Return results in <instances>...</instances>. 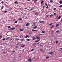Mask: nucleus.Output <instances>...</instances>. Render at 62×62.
I'll return each mask as SVG.
<instances>
[{
	"label": "nucleus",
	"mask_w": 62,
	"mask_h": 62,
	"mask_svg": "<svg viewBox=\"0 0 62 62\" xmlns=\"http://www.w3.org/2000/svg\"><path fill=\"white\" fill-rule=\"evenodd\" d=\"M56 14V13H54V15H55Z\"/></svg>",
	"instance_id": "43"
},
{
	"label": "nucleus",
	"mask_w": 62,
	"mask_h": 62,
	"mask_svg": "<svg viewBox=\"0 0 62 62\" xmlns=\"http://www.w3.org/2000/svg\"><path fill=\"white\" fill-rule=\"evenodd\" d=\"M59 26V24H57L56 26V27H57V26Z\"/></svg>",
	"instance_id": "32"
},
{
	"label": "nucleus",
	"mask_w": 62,
	"mask_h": 62,
	"mask_svg": "<svg viewBox=\"0 0 62 62\" xmlns=\"http://www.w3.org/2000/svg\"><path fill=\"white\" fill-rule=\"evenodd\" d=\"M16 40H19V39L17 38V39H16Z\"/></svg>",
	"instance_id": "53"
},
{
	"label": "nucleus",
	"mask_w": 62,
	"mask_h": 62,
	"mask_svg": "<svg viewBox=\"0 0 62 62\" xmlns=\"http://www.w3.org/2000/svg\"><path fill=\"white\" fill-rule=\"evenodd\" d=\"M31 34H32V32H30L29 33V35H31Z\"/></svg>",
	"instance_id": "25"
},
{
	"label": "nucleus",
	"mask_w": 62,
	"mask_h": 62,
	"mask_svg": "<svg viewBox=\"0 0 62 62\" xmlns=\"http://www.w3.org/2000/svg\"><path fill=\"white\" fill-rule=\"evenodd\" d=\"M25 46V45H23L21 46V47H24Z\"/></svg>",
	"instance_id": "9"
},
{
	"label": "nucleus",
	"mask_w": 62,
	"mask_h": 62,
	"mask_svg": "<svg viewBox=\"0 0 62 62\" xmlns=\"http://www.w3.org/2000/svg\"><path fill=\"white\" fill-rule=\"evenodd\" d=\"M54 31H52V32H51V34H54Z\"/></svg>",
	"instance_id": "31"
},
{
	"label": "nucleus",
	"mask_w": 62,
	"mask_h": 62,
	"mask_svg": "<svg viewBox=\"0 0 62 62\" xmlns=\"http://www.w3.org/2000/svg\"><path fill=\"white\" fill-rule=\"evenodd\" d=\"M32 39H33V40H35V39H36V37H33L32 38Z\"/></svg>",
	"instance_id": "8"
},
{
	"label": "nucleus",
	"mask_w": 62,
	"mask_h": 62,
	"mask_svg": "<svg viewBox=\"0 0 62 62\" xmlns=\"http://www.w3.org/2000/svg\"><path fill=\"white\" fill-rule=\"evenodd\" d=\"M33 25H35L36 24V23H33Z\"/></svg>",
	"instance_id": "47"
},
{
	"label": "nucleus",
	"mask_w": 62,
	"mask_h": 62,
	"mask_svg": "<svg viewBox=\"0 0 62 62\" xmlns=\"http://www.w3.org/2000/svg\"><path fill=\"white\" fill-rule=\"evenodd\" d=\"M15 29V28H12L10 29V30H14Z\"/></svg>",
	"instance_id": "6"
},
{
	"label": "nucleus",
	"mask_w": 62,
	"mask_h": 62,
	"mask_svg": "<svg viewBox=\"0 0 62 62\" xmlns=\"http://www.w3.org/2000/svg\"><path fill=\"white\" fill-rule=\"evenodd\" d=\"M39 35H40L41 36H42V34H39Z\"/></svg>",
	"instance_id": "60"
},
{
	"label": "nucleus",
	"mask_w": 62,
	"mask_h": 62,
	"mask_svg": "<svg viewBox=\"0 0 62 62\" xmlns=\"http://www.w3.org/2000/svg\"><path fill=\"white\" fill-rule=\"evenodd\" d=\"M29 25V23H28L26 25V26H28V25Z\"/></svg>",
	"instance_id": "4"
},
{
	"label": "nucleus",
	"mask_w": 62,
	"mask_h": 62,
	"mask_svg": "<svg viewBox=\"0 0 62 62\" xmlns=\"http://www.w3.org/2000/svg\"><path fill=\"white\" fill-rule=\"evenodd\" d=\"M4 8V6H2L1 7V9Z\"/></svg>",
	"instance_id": "26"
},
{
	"label": "nucleus",
	"mask_w": 62,
	"mask_h": 62,
	"mask_svg": "<svg viewBox=\"0 0 62 62\" xmlns=\"http://www.w3.org/2000/svg\"><path fill=\"white\" fill-rule=\"evenodd\" d=\"M32 31L33 32H35V31H37V30H32Z\"/></svg>",
	"instance_id": "14"
},
{
	"label": "nucleus",
	"mask_w": 62,
	"mask_h": 62,
	"mask_svg": "<svg viewBox=\"0 0 62 62\" xmlns=\"http://www.w3.org/2000/svg\"><path fill=\"white\" fill-rule=\"evenodd\" d=\"M20 31H23V30H24V29H20Z\"/></svg>",
	"instance_id": "10"
},
{
	"label": "nucleus",
	"mask_w": 62,
	"mask_h": 62,
	"mask_svg": "<svg viewBox=\"0 0 62 62\" xmlns=\"http://www.w3.org/2000/svg\"><path fill=\"white\" fill-rule=\"evenodd\" d=\"M15 4H19V2L17 1H15L14 3Z\"/></svg>",
	"instance_id": "2"
},
{
	"label": "nucleus",
	"mask_w": 62,
	"mask_h": 62,
	"mask_svg": "<svg viewBox=\"0 0 62 62\" xmlns=\"http://www.w3.org/2000/svg\"><path fill=\"white\" fill-rule=\"evenodd\" d=\"M35 2H37V0H35Z\"/></svg>",
	"instance_id": "54"
},
{
	"label": "nucleus",
	"mask_w": 62,
	"mask_h": 62,
	"mask_svg": "<svg viewBox=\"0 0 62 62\" xmlns=\"http://www.w3.org/2000/svg\"><path fill=\"white\" fill-rule=\"evenodd\" d=\"M11 28V27H10V26H8V29H9V28Z\"/></svg>",
	"instance_id": "27"
},
{
	"label": "nucleus",
	"mask_w": 62,
	"mask_h": 62,
	"mask_svg": "<svg viewBox=\"0 0 62 62\" xmlns=\"http://www.w3.org/2000/svg\"><path fill=\"white\" fill-rule=\"evenodd\" d=\"M49 16V15H46V18H47V17H48Z\"/></svg>",
	"instance_id": "35"
},
{
	"label": "nucleus",
	"mask_w": 62,
	"mask_h": 62,
	"mask_svg": "<svg viewBox=\"0 0 62 62\" xmlns=\"http://www.w3.org/2000/svg\"><path fill=\"white\" fill-rule=\"evenodd\" d=\"M53 16V14H51L50 15V17H52Z\"/></svg>",
	"instance_id": "20"
},
{
	"label": "nucleus",
	"mask_w": 62,
	"mask_h": 62,
	"mask_svg": "<svg viewBox=\"0 0 62 62\" xmlns=\"http://www.w3.org/2000/svg\"><path fill=\"white\" fill-rule=\"evenodd\" d=\"M52 24H53V23H50L49 25H52Z\"/></svg>",
	"instance_id": "18"
},
{
	"label": "nucleus",
	"mask_w": 62,
	"mask_h": 62,
	"mask_svg": "<svg viewBox=\"0 0 62 62\" xmlns=\"http://www.w3.org/2000/svg\"><path fill=\"white\" fill-rule=\"evenodd\" d=\"M49 58V57H46V58L47 59L48 58Z\"/></svg>",
	"instance_id": "51"
},
{
	"label": "nucleus",
	"mask_w": 62,
	"mask_h": 62,
	"mask_svg": "<svg viewBox=\"0 0 62 62\" xmlns=\"http://www.w3.org/2000/svg\"><path fill=\"white\" fill-rule=\"evenodd\" d=\"M18 20H22V18H19L18 19Z\"/></svg>",
	"instance_id": "33"
},
{
	"label": "nucleus",
	"mask_w": 62,
	"mask_h": 62,
	"mask_svg": "<svg viewBox=\"0 0 62 62\" xmlns=\"http://www.w3.org/2000/svg\"><path fill=\"white\" fill-rule=\"evenodd\" d=\"M39 14V13L38 12H37L35 13V15H38Z\"/></svg>",
	"instance_id": "5"
},
{
	"label": "nucleus",
	"mask_w": 62,
	"mask_h": 62,
	"mask_svg": "<svg viewBox=\"0 0 62 62\" xmlns=\"http://www.w3.org/2000/svg\"><path fill=\"white\" fill-rule=\"evenodd\" d=\"M2 36L1 35H0V38H2Z\"/></svg>",
	"instance_id": "40"
},
{
	"label": "nucleus",
	"mask_w": 62,
	"mask_h": 62,
	"mask_svg": "<svg viewBox=\"0 0 62 62\" xmlns=\"http://www.w3.org/2000/svg\"><path fill=\"white\" fill-rule=\"evenodd\" d=\"M29 37V36L28 35H26L25 38H27V37Z\"/></svg>",
	"instance_id": "17"
},
{
	"label": "nucleus",
	"mask_w": 62,
	"mask_h": 62,
	"mask_svg": "<svg viewBox=\"0 0 62 62\" xmlns=\"http://www.w3.org/2000/svg\"><path fill=\"white\" fill-rule=\"evenodd\" d=\"M5 39H6L4 38L2 39V40L4 41V40H5Z\"/></svg>",
	"instance_id": "29"
},
{
	"label": "nucleus",
	"mask_w": 62,
	"mask_h": 62,
	"mask_svg": "<svg viewBox=\"0 0 62 62\" xmlns=\"http://www.w3.org/2000/svg\"><path fill=\"white\" fill-rule=\"evenodd\" d=\"M61 18V16H60L58 18V19H59Z\"/></svg>",
	"instance_id": "23"
},
{
	"label": "nucleus",
	"mask_w": 62,
	"mask_h": 62,
	"mask_svg": "<svg viewBox=\"0 0 62 62\" xmlns=\"http://www.w3.org/2000/svg\"><path fill=\"white\" fill-rule=\"evenodd\" d=\"M33 9H34V8H31V10H33Z\"/></svg>",
	"instance_id": "44"
},
{
	"label": "nucleus",
	"mask_w": 62,
	"mask_h": 62,
	"mask_svg": "<svg viewBox=\"0 0 62 62\" xmlns=\"http://www.w3.org/2000/svg\"><path fill=\"white\" fill-rule=\"evenodd\" d=\"M60 49L61 50H62V47L60 48Z\"/></svg>",
	"instance_id": "61"
},
{
	"label": "nucleus",
	"mask_w": 62,
	"mask_h": 62,
	"mask_svg": "<svg viewBox=\"0 0 62 62\" xmlns=\"http://www.w3.org/2000/svg\"><path fill=\"white\" fill-rule=\"evenodd\" d=\"M45 5L46 6H47L48 4L46 3H45Z\"/></svg>",
	"instance_id": "38"
},
{
	"label": "nucleus",
	"mask_w": 62,
	"mask_h": 62,
	"mask_svg": "<svg viewBox=\"0 0 62 62\" xmlns=\"http://www.w3.org/2000/svg\"><path fill=\"white\" fill-rule=\"evenodd\" d=\"M18 23V21H15V22H14V23Z\"/></svg>",
	"instance_id": "46"
},
{
	"label": "nucleus",
	"mask_w": 62,
	"mask_h": 62,
	"mask_svg": "<svg viewBox=\"0 0 62 62\" xmlns=\"http://www.w3.org/2000/svg\"><path fill=\"white\" fill-rule=\"evenodd\" d=\"M25 9H27V8H25Z\"/></svg>",
	"instance_id": "64"
},
{
	"label": "nucleus",
	"mask_w": 62,
	"mask_h": 62,
	"mask_svg": "<svg viewBox=\"0 0 62 62\" xmlns=\"http://www.w3.org/2000/svg\"><path fill=\"white\" fill-rule=\"evenodd\" d=\"M19 48V46H16L15 47V48Z\"/></svg>",
	"instance_id": "13"
},
{
	"label": "nucleus",
	"mask_w": 62,
	"mask_h": 62,
	"mask_svg": "<svg viewBox=\"0 0 62 62\" xmlns=\"http://www.w3.org/2000/svg\"><path fill=\"white\" fill-rule=\"evenodd\" d=\"M20 37H23V36L21 35L20 36Z\"/></svg>",
	"instance_id": "59"
},
{
	"label": "nucleus",
	"mask_w": 62,
	"mask_h": 62,
	"mask_svg": "<svg viewBox=\"0 0 62 62\" xmlns=\"http://www.w3.org/2000/svg\"><path fill=\"white\" fill-rule=\"evenodd\" d=\"M59 32V31H58V30L57 31H56V33H58V32Z\"/></svg>",
	"instance_id": "36"
},
{
	"label": "nucleus",
	"mask_w": 62,
	"mask_h": 62,
	"mask_svg": "<svg viewBox=\"0 0 62 62\" xmlns=\"http://www.w3.org/2000/svg\"><path fill=\"white\" fill-rule=\"evenodd\" d=\"M44 52H45V51H42V52L43 53H44Z\"/></svg>",
	"instance_id": "56"
},
{
	"label": "nucleus",
	"mask_w": 62,
	"mask_h": 62,
	"mask_svg": "<svg viewBox=\"0 0 62 62\" xmlns=\"http://www.w3.org/2000/svg\"><path fill=\"white\" fill-rule=\"evenodd\" d=\"M58 43V41H56V44H57V43Z\"/></svg>",
	"instance_id": "21"
},
{
	"label": "nucleus",
	"mask_w": 62,
	"mask_h": 62,
	"mask_svg": "<svg viewBox=\"0 0 62 62\" xmlns=\"http://www.w3.org/2000/svg\"><path fill=\"white\" fill-rule=\"evenodd\" d=\"M1 3H4V1H3L1 2Z\"/></svg>",
	"instance_id": "55"
},
{
	"label": "nucleus",
	"mask_w": 62,
	"mask_h": 62,
	"mask_svg": "<svg viewBox=\"0 0 62 62\" xmlns=\"http://www.w3.org/2000/svg\"><path fill=\"white\" fill-rule=\"evenodd\" d=\"M36 38L37 39H40V37L39 36H36Z\"/></svg>",
	"instance_id": "1"
},
{
	"label": "nucleus",
	"mask_w": 62,
	"mask_h": 62,
	"mask_svg": "<svg viewBox=\"0 0 62 62\" xmlns=\"http://www.w3.org/2000/svg\"><path fill=\"white\" fill-rule=\"evenodd\" d=\"M34 50H35V49H32L31 50V51L32 52V51H34Z\"/></svg>",
	"instance_id": "45"
},
{
	"label": "nucleus",
	"mask_w": 62,
	"mask_h": 62,
	"mask_svg": "<svg viewBox=\"0 0 62 62\" xmlns=\"http://www.w3.org/2000/svg\"><path fill=\"white\" fill-rule=\"evenodd\" d=\"M43 3V1H42V2H41V4H42Z\"/></svg>",
	"instance_id": "50"
},
{
	"label": "nucleus",
	"mask_w": 62,
	"mask_h": 62,
	"mask_svg": "<svg viewBox=\"0 0 62 62\" xmlns=\"http://www.w3.org/2000/svg\"><path fill=\"white\" fill-rule=\"evenodd\" d=\"M33 29H36V28H37V26H36L34 27L33 28Z\"/></svg>",
	"instance_id": "11"
},
{
	"label": "nucleus",
	"mask_w": 62,
	"mask_h": 62,
	"mask_svg": "<svg viewBox=\"0 0 62 62\" xmlns=\"http://www.w3.org/2000/svg\"><path fill=\"white\" fill-rule=\"evenodd\" d=\"M8 38H6V40H8Z\"/></svg>",
	"instance_id": "41"
},
{
	"label": "nucleus",
	"mask_w": 62,
	"mask_h": 62,
	"mask_svg": "<svg viewBox=\"0 0 62 62\" xmlns=\"http://www.w3.org/2000/svg\"><path fill=\"white\" fill-rule=\"evenodd\" d=\"M39 40H40V39L37 40V41H35V42H39Z\"/></svg>",
	"instance_id": "7"
},
{
	"label": "nucleus",
	"mask_w": 62,
	"mask_h": 62,
	"mask_svg": "<svg viewBox=\"0 0 62 62\" xmlns=\"http://www.w3.org/2000/svg\"><path fill=\"white\" fill-rule=\"evenodd\" d=\"M44 7H45V6H44L43 7V8H44Z\"/></svg>",
	"instance_id": "63"
},
{
	"label": "nucleus",
	"mask_w": 62,
	"mask_h": 62,
	"mask_svg": "<svg viewBox=\"0 0 62 62\" xmlns=\"http://www.w3.org/2000/svg\"><path fill=\"white\" fill-rule=\"evenodd\" d=\"M4 52L3 53V54H5V52Z\"/></svg>",
	"instance_id": "58"
},
{
	"label": "nucleus",
	"mask_w": 62,
	"mask_h": 62,
	"mask_svg": "<svg viewBox=\"0 0 62 62\" xmlns=\"http://www.w3.org/2000/svg\"><path fill=\"white\" fill-rule=\"evenodd\" d=\"M27 41H30V39H26Z\"/></svg>",
	"instance_id": "24"
},
{
	"label": "nucleus",
	"mask_w": 62,
	"mask_h": 62,
	"mask_svg": "<svg viewBox=\"0 0 62 62\" xmlns=\"http://www.w3.org/2000/svg\"><path fill=\"white\" fill-rule=\"evenodd\" d=\"M21 41H24V39H21Z\"/></svg>",
	"instance_id": "28"
},
{
	"label": "nucleus",
	"mask_w": 62,
	"mask_h": 62,
	"mask_svg": "<svg viewBox=\"0 0 62 62\" xmlns=\"http://www.w3.org/2000/svg\"><path fill=\"white\" fill-rule=\"evenodd\" d=\"M44 22L43 21H39V23H44Z\"/></svg>",
	"instance_id": "15"
},
{
	"label": "nucleus",
	"mask_w": 62,
	"mask_h": 62,
	"mask_svg": "<svg viewBox=\"0 0 62 62\" xmlns=\"http://www.w3.org/2000/svg\"><path fill=\"white\" fill-rule=\"evenodd\" d=\"M16 45H20V43H17L16 44Z\"/></svg>",
	"instance_id": "39"
},
{
	"label": "nucleus",
	"mask_w": 62,
	"mask_h": 62,
	"mask_svg": "<svg viewBox=\"0 0 62 62\" xmlns=\"http://www.w3.org/2000/svg\"><path fill=\"white\" fill-rule=\"evenodd\" d=\"M53 53H53V52H51L49 54H51V55H52V54H53Z\"/></svg>",
	"instance_id": "12"
},
{
	"label": "nucleus",
	"mask_w": 62,
	"mask_h": 62,
	"mask_svg": "<svg viewBox=\"0 0 62 62\" xmlns=\"http://www.w3.org/2000/svg\"><path fill=\"white\" fill-rule=\"evenodd\" d=\"M38 44V43H33V45H36V44Z\"/></svg>",
	"instance_id": "37"
},
{
	"label": "nucleus",
	"mask_w": 62,
	"mask_h": 62,
	"mask_svg": "<svg viewBox=\"0 0 62 62\" xmlns=\"http://www.w3.org/2000/svg\"><path fill=\"white\" fill-rule=\"evenodd\" d=\"M53 10H54V11H55V10H56V8H54V9H53Z\"/></svg>",
	"instance_id": "22"
},
{
	"label": "nucleus",
	"mask_w": 62,
	"mask_h": 62,
	"mask_svg": "<svg viewBox=\"0 0 62 62\" xmlns=\"http://www.w3.org/2000/svg\"><path fill=\"white\" fill-rule=\"evenodd\" d=\"M13 40V38L10 40V41H11V40Z\"/></svg>",
	"instance_id": "49"
},
{
	"label": "nucleus",
	"mask_w": 62,
	"mask_h": 62,
	"mask_svg": "<svg viewBox=\"0 0 62 62\" xmlns=\"http://www.w3.org/2000/svg\"><path fill=\"white\" fill-rule=\"evenodd\" d=\"M15 51H13V52H14V53H15Z\"/></svg>",
	"instance_id": "57"
},
{
	"label": "nucleus",
	"mask_w": 62,
	"mask_h": 62,
	"mask_svg": "<svg viewBox=\"0 0 62 62\" xmlns=\"http://www.w3.org/2000/svg\"><path fill=\"white\" fill-rule=\"evenodd\" d=\"M58 7H59V8H62V5H61L60 6H59Z\"/></svg>",
	"instance_id": "16"
},
{
	"label": "nucleus",
	"mask_w": 62,
	"mask_h": 62,
	"mask_svg": "<svg viewBox=\"0 0 62 62\" xmlns=\"http://www.w3.org/2000/svg\"><path fill=\"white\" fill-rule=\"evenodd\" d=\"M59 3L60 4H61L62 3V2L61 1H60L59 2Z\"/></svg>",
	"instance_id": "30"
},
{
	"label": "nucleus",
	"mask_w": 62,
	"mask_h": 62,
	"mask_svg": "<svg viewBox=\"0 0 62 62\" xmlns=\"http://www.w3.org/2000/svg\"><path fill=\"white\" fill-rule=\"evenodd\" d=\"M45 33V32L43 31H42V34H44V33Z\"/></svg>",
	"instance_id": "19"
},
{
	"label": "nucleus",
	"mask_w": 62,
	"mask_h": 62,
	"mask_svg": "<svg viewBox=\"0 0 62 62\" xmlns=\"http://www.w3.org/2000/svg\"><path fill=\"white\" fill-rule=\"evenodd\" d=\"M40 46H42V45H40Z\"/></svg>",
	"instance_id": "62"
},
{
	"label": "nucleus",
	"mask_w": 62,
	"mask_h": 62,
	"mask_svg": "<svg viewBox=\"0 0 62 62\" xmlns=\"http://www.w3.org/2000/svg\"><path fill=\"white\" fill-rule=\"evenodd\" d=\"M28 61H29V62H31V61H32V59H29Z\"/></svg>",
	"instance_id": "3"
},
{
	"label": "nucleus",
	"mask_w": 62,
	"mask_h": 62,
	"mask_svg": "<svg viewBox=\"0 0 62 62\" xmlns=\"http://www.w3.org/2000/svg\"><path fill=\"white\" fill-rule=\"evenodd\" d=\"M8 12L7 11H5L4 12V13H6Z\"/></svg>",
	"instance_id": "42"
},
{
	"label": "nucleus",
	"mask_w": 62,
	"mask_h": 62,
	"mask_svg": "<svg viewBox=\"0 0 62 62\" xmlns=\"http://www.w3.org/2000/svg\"><path fill=\"white\" fill-rule=\"evenodd\" d=\"M50 2H51V3H53V1L52 0H50Z\"/></svg>",
	"instance_id": "34"
},
{
	"label": "nucleus",
	"mask_w": 62,
	"mask_h": 62,
	"mask_svg": "<svg viewBox=\"0 0 62 62\" xmlns=\"http://www.w3.org/2000/svg\"><path fill=\"white\" fill-rule=\"evenodd\" d=\"M40 51H42V49H40Z\"/></svg>",
	"instance_id": "52"
},
{
	"label": "nucleus",
	"mask_w": 62,
	"mask_h": 62,
	"mask_svg": "<svg viewBox=\"0 0 62 62\" xmlns=\"http://www.w3.org/2000/svg\"><path fill=\"white\" fill-rule=\"evenodd\" d=\"M46 8H49V6H47L46 7Z\"/></svg>",
	"instance_id": "48"
}]
</instances>
